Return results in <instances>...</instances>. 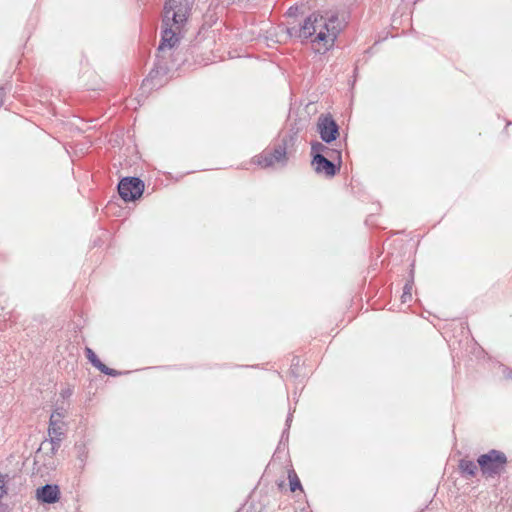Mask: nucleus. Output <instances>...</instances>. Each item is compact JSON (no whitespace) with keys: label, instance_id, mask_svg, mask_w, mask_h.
<instances>
[{"label":"nucleus","instance_id":"f257e3e1","mask_svg":"<svg viewBox=\"0 0 512 512\" xmlns=\"http://www.w3.org/2000/svg\"><path fill=\"white\" fill-rule=\"evenodd\" d=\"M192 11V2L189 0H166L162 11L161 41L157 49L156 61L148 77L143 81L142 87L150 89L161 85L158 76H165L170 71L166 52L177 46L183 36Z\"/></svg>","mask_w":512,"mask_h":512},{"label":"nucleus","instance_id":"f03ea898","mask_svg":"<svg viewBox=\"0 0 512 512\" xmlns=\"http://www.w3.org/2000/svg\"><path fill=\"white\" fill-rule=\"evenodd\" d=\"M345 25V19H341L338 13L326 12L324 15L312 13L304 19L302 24L288 27L287 33L290 37L302 40L315 36L312 42L322 44L325 51H328L333 48Z\"/></svg>","mask_w":512,"mask_h":512},{"label":"nucleus","instance_id":"7ed1b4c3","mask_svg":"<svg viewBox=\"0 0 512 512\" xmlns=\"http://www.w3.org/2000/svg\"><path fill=\"white\" fill-rule=\"evenodd\" d=\"M292 136H285L271 149H265L253 158V162L262 168L285 167L288 162V143L292 142Z\"/></svg>","mask_w":512,"mask_h":512},{"label":"nucleus","instance_id":"20e7f679","mask_svg":"<svg viewBox=\"0 0 512 512\" xmlns=\"http://www.w3.org/2000/svg\"><path fill=\"white\" fill-rule=\"evenodd\" d=\"M477 463L484 476L495 477L504 470L507 457L503 452L492 449L488 453L480 455Z\"/></svg>","mask_w":512,"mask_h":512},{"label":"nucleus","instance_id":"39448f33","mask_svg":"<svg viewBox=\"0 0 512 512\" xmlns=\"http://www.w3.org/2000/svg\"><path fill=\"white\" fill-rule=\"evenodd\" d=\"M144 182L138 177H124L118 183V193L125 202L139 199L144 192Z\"/></svg>","mask_w":512,"mask_h":512},{"label":"nucleus","instance_id":"423d86ee","mask_svg":"<svg viewBox=\"0 0 512 512\" xmlns=\"http://www.w3.org/2000/svg\"><path fill=\"white\" fill-rule=\"evenodd\" d=\"M317 132L325 143H331L339 137V125L329 114H321L317 121Z\"/></svg>","mask_w":512,"mask_h":512},{"label":"nucleus","instance_id":"0eeeda50","mask_svg":"<svg viewBox=\"0 0 512 512\" xmlns=\"http://www.w3.org/2000/svg\"><path fill=\"white\" fill-rule=\"evenodd\" d=\"M312 165L317 174H325L327 177H333L340 169V164L337 166L333 161L329 160L325 155L317 154L312 159Z\"/></svg>","mask_w":512,"mask_h":512},{"label":"nucleus","instance_id":"6e6552de","mask_svg":"<svg viewBox=\"0 0 512 512\" xmlns=\"http://www.w3.org/2000/svg\"><path fill=\"white\" fill-rule=\"evenodd\" d=\"M36 498L41 503L54 504L60 499V490L57 485L46 484L37 488Z\"/></svg>","mask_w":512,"mask_h":512},{"label":"nucleus","instance_id":"1a4fd4ad","mask_svg":"<svg viewBox=\"0 0 512 512\" xmlns=\"http://www.w3.org/2000/svg\"><path fill=\"white\" fill-rule=\"evenodd\" d=\"M63 434L64 432L61 428H53L51 434H49L50 439L45 440L41 443V446L37 451L36 457H38L39 454L45 449L49 450V454L51 457L54 456L60 447V442L62 440Z\"/></svg>","mask_w":512,"mask_h":512},{"label":"nucleus","instance_id":"9d476101","mask_svg":"<svg viewBox=\"0 0 512 512\" xmlns=\"http://www.w3.org/2000/svg\"><path fill=\"white\" fill-rule=\"evenodd\" d=\"M85 354L89 362L103 374L113 377L120 375V372L117 370L109 368L103 364L91 348L86 347Z\"/></svg>","mask_w":512,"mask_h":512},{"label":"nucleus","instance_id":"9b49d317","mask_svg":"<svg viewBox=\"0 0 512 512\" xmlns=\"http://www.w3.org/2000/svg\"><path fill=\"white\" fill-rule=\"evenodd\" d=\"M327 154L329 157L333 158L334 155L338 158L339 162H341V152L337 150H332L325 146L323 143L315 141L311 143V156L312 159L317 155Z\"/></svg>","mask_w":512,"mask_h":512},{"label":"nucleus","instance_id":"f8f14e48","mask_svg":"<svg viewBox=\"0 0 512 512\" xmlns=\"http://www.w3.org/2000/svg\"><path fill=\"white\" fill-rule=\"evenodd\" d=\"M459 469L464 475L474 477L477 473L478 466L471 460L462 459L459 462Z\"/></svg>","mask_w":512,"mask_h":512},{"label":"nucleus","instance_id":"ddd939ff","mask_svg":"<svg viewBox=\"0 0 512 512\" xmlns=\"http://www.w3.org/2000/svg\"><path fill=\"white\" fill-rule=\"evenodd\" d=\"M64 417L63 411L56 409L50 416L48 434H51L52 429L62 428V418Z\"/></svg>","mask_w":512,"mask_h":512},{"label":"nucleus","instance_id":"4468645a","mask_svg":"<svg viewBox=\"0 0 512 512\" xmlns=\"http://www.w3.org/2000/svg\"><path fill=\"white\" fill-rule=\"evenodd\" d=\"M288 479H289L290 490L292 492H295L296 490H301V491L303 490L301 482L294 470L288 471Z\"/></svg>","mask_w":512,"mask_h":512},{"label":"nucleus","instance_id":"2eb2a0df","mask_svg":"<svg viewBox=\"0 0 512 512\" xmlns=\"http://www.w3.org/2000/svg\"><path fill=\"white\" fill-rule=\"evenodd\" d=\"M75 449L77 450V459L82 463V468L88 458V449L85 444H76Z\"/></svg>","mask_w":512,"mask_h":512},{"label":"nucleus","instance_id":"dca6fc26","mask_svg":"<svg viewBox=\"0 0 512 512\" xmlns=\"http://www.w3.org/2000/svg\"><path fill=\"white\" fill-rule=\"evenodd\" d=\"M412 287H413V271H411V280L408 281L404 288H403V292H405V294L408 295V298H412Z\"/></svg>","mask_w":512,"mask_h":512},{"label":"nucleus","instance_id":"f3484780","mask_svg":"<svg viewBox=\"0 0 512 512\" xmlns=\"http://www.w3.org/2000/svg\"><path fill=\"white\" fill-rule=\"evenodd\" d=\"M502 373L504 374L506 379H512V369H509L506 366H501Z\"/></svg>","mask_w":512,"mask_h":512},{"label":"nucleus","instance_id":"a211bd4d","mask_svg":"<svg viewBox=\"0 0 512 512\" xmlns=\"http://www.w3.org/2000/svg\"><path fill=\"white\" fill-rule=\"evenodd\" d=\"M411 298H408V295L405 294V292H403L402 296H401V301L402 303H406L407 301H409Z\"/></svg>","mask_w":512,"mask_h":512},{"label":"nucleus","instance_id":"6ab92c4d","mask_svg":"<svg viewBox=\"0 0 512 512\" xmlns=\"http://www.w3.org/2000/svg\"><path fill=\"white\" fill-rule=\"evenodd\" d=\"M3 104V88H0V106Z\"/></svg>","mask_w":512,"mask_h":512},{"label":"nucleus","instance_id":"aec40b11","mask_svg":"<svg viewBox=\"0 0 512 512\" xmlns=\"http://www.w3.org/2000/svg\"><path fill=\"white\" fill-rule=\"evenodd\" d=\"M291 421H292V415H289V416L287 417V419H286V425H287V427H289V426H290V422H291Z\"/></svg>","mask_w":512,"mask_h":512}]
</instances>
